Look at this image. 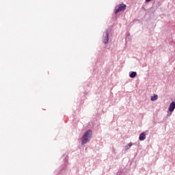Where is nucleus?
Listing matches in <instances>:
<instances>
[{
	"mask_svg": "<svg viewBox=\"0 0 175 175\" xmlns=\"http://www.w3.org/2000/svg\"><path fill=\"white\" fill-rule=\"evenodd\" d=\"M175 109V102H172L170 105V107H169V111H174Z\"/></svg>",
	"mask_w": 175,
	"mask_h": 175,
	"instance_id": "obj_4",
	"label": "nucleus"
},
{
	"mask_svg": "<svg viewBox=\"0 0 175 175\" xmlns=\"http://www.w3.org/2000/svg\"><path fill=\"white\" fill-rule=\"evenodd\" d=\"M125 9H126V5L123 3L118 5L115 8V13L117 14V13H120V12H124Z\"/></svg>",
	"mask_w": 175,
	"mask_h": 175,
	"instance_id": "obj_2",
	"label": "nucleus"
},
{
	"mask_svg": "<svg viewBox=\"0 0 175 175\" xmlns=\"http://www.w3.org/2000/svg\"><path fill=\"white\" fill-rule=\"evenodd\" d=\"M139 140H140L141 142H142L143 140H145V139H146V133H142L139 135Z\"/></svg>",
	"mask_w": 175,
	"mask_h": 175,
	"instance_id": "obj_5",
	"label": "nucleus"
},
{
	"mask_svg": "<svg viewBox=\"0 0 175 175\" xmlns=\"http://www.w3.org/2000/svg\"><path fill=\"white\" fill-rule=\"evenodd\" d=\"M103 42H104V43H105V44H107V43L109 42V31H107L105 32V37L104 39H103Z\"/></svg>",
	"mask_w": 175,
	"mask_h": 175,
	"instance_id": "obj_3",
	"label": "nucleus"
},
{
	"mask_svg": "<svg viewBox=\"0 0 175 175\" xmlns=\"http://www.w3.org/2000/svg\"><path fill=\"white\" fill-rule=\"evenodd\" d=\"M151 0H146V2H150Z\"/></svg>",
	"mask_w": 175,
	"mask_h": 175,
	"instance_id": "obj_9",
	"label": "nucleus"
},
{
	"mask_svg": "<svg viewBox=\"0 0 175 175\" xmlns=\"http://www.w3.org/2000/svg\"><path fill=\"white\" fill-rule=\"evenodd\" d=\"M92 136V131L88 130L86 131L82 137V144H86V143H88L90 140L88 139H91Z\"/></svg>",
	"mask_w": 175,
	"mask_h": 175,
	"instance_id": "obj_1",
	"label": "nucleus"
},
{
	"mask_svg": "<svg viewBox=\"0 0 175 175\" xmlns=\"http://www.w3.org/2000/svg\"><path fill=\"white\" fill-rule=\"evenodd\" d=\"M129 147H132V143L130 142L128 146H126L125 148L126 150H129Z\"/></svg>",
	"mask_w": 175,
	"mask_h": 175,
	"instance_id": "obj_8",
	"label": "nucleus"
},
{
	"mask_svg": "<svg viewBox=\"0 0 175 175\" xmlns=\"http://www.w3.org/2000/svg\"><path fill=\"white\" fill-rule=\"evenodd\" d=\"M157 99H158V95H154L151 96L150 100L154 101L157 100Z\"/></svg>",
	"mask_w": 175,
	"mask_h": 175,
	"instance_id": "obj_7",
	"label": "nucleus"
},
{
	"mask_svg": "<svg viewBox=\"0 0 175 175\" xmlns=\"http://www.w3.org/2000/svg\"><path fill=\"white\" fill-rule=\"evenodd\" d=\"M136 72H132L131 74H130V77H131V79H133L135 77H136Z\"/></svg>",
	"mask_w": 175,
	"mask_h": 175,
	"instance_id": "obj_6",
	"label": "nucleus"
}]
</instances>
